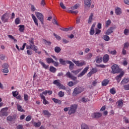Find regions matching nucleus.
I'll return each instance as SVG.
<instances>
[{
  "label": "nucleus",
  "mask_w": 129,
  "mask_h": 129,
  "mask_svg": "<svg viewBox=\"0 0 129 129\" xmlns=\"http://www.w3.org/2000/svg\"><path fill=\"white\" fill-rule=\"evenodd\" d=\"M31 119H32L31 116V115H28L26 118V121H27V122H29V121H31Z\"/></svg>",
  "instance_id": "nucleus-49"
},
{
  "label": "nucleus",
  "mask_w": 129,
  "mask_h": 129,
  "mask_svg": "<svg viewBox=\"0 0 129 129\" xmlns=\"http://www.w3.org/2000/svg\"><path fill=\"white\" fill-rule=\"evenodd\" d=\"M60 30L61 31H66V32H67L68 31H71L72 30V28H60Z\"/></svg>",
  "instance_id": "nucleus-36"
},
{
  "label": "nucleus",
  "mask_w": 129,
  "mask_h": 129,
  "mask_svg": "<svg viewBox=\"0 0 129 129\" xmlns=\"http://www.w3.org/2000/svg\"><path fill=\"white\" fill-rule=\"evenodd\" d=\"M109 59V56L108 54H105L103 56V58L102 59L103 62L104 63L107 62Z\"/></svg>",
  "instance_id": "nucleus-21"
},
{
  "label": "nucleus",
  "mask_w": 129,
  "mask_h": 129,
  "mask_svg": "<svg viewBox=\"0 0 129 129\" xmlns=\"http://www.w3.org/2000/svg\"><path fill=\"white\" fill-rule=\"evenodd\" d=\"M53 84H55L58 87L61 86V83H60V80H55L53 82Z\"/></svg>",
  "instance_id": "nucleus-22"
},
{
  "label": "nucleus",
  "mask_w": 129,
  "mask_h": 129,
  "mask_svg": "<svg viewBox=\"0 0 129 129\" xmlns=\"http://www.w3.org/2000/svg\"><path fill=\"white\" fill-rule=\"evenodd\" d=\"M128 82H129V80L128 79H123L121 83H120V84H126V83H128Z\"/></svg>",
  "instance_id": "nucleus-34"
},
{
  "label": "nucleus",
  "mask_w": 129,
  "mask_h": 129,
  "mask_svg": "<svg viewBox=\"0 0 129 129\" xmlns=\"http://www.w3.org/2000/svg\"><path fill=\"white\" fill-rule=\"evenodd\" d=\"M32 19L33 20L35 25L37 26H39L38 22V19L36 18V16L34 14L31 15Z\"/></svg>",
  "instance_id": "nucleus-16"
},
{
  "label": "nucleus",
  "mask_w": 129,
  "mask_h": 129,
  "mask_svg": "<svg viewBox=\"0 0 129 129\" xmlns=\"http://www.w3.org/2000/svg\"><path fill=\"white\" fill-rule=\"evenodd\" d=\"M8 36L9 38L13 40L14 42H17V41H18L16 39H15L13 36H12L11 35H8Z\"/></svg>",
  "instance_id": "nucleus-40"
},
{
  "label": "nucleus",
  "mask_w": 129,
  "mask_h": 129,
  "mask_svg": "<svg viewBox=\"0 0 129 129\" xmlns=\"http://www.w3.org/2000/svg\"><path fill=\"white\" fill-rule=\"evenodd\" d=\"M29 98V97L28 94H25L24 95V99L25 101H28Z\"/></svg>",
  "instance_id": "nucleus-43"
},
{
  "label": "nucleus",
  "mask_w": 129,
  "mask_h": 129,
  "mask_svg": "<svg viewBox=\"0 0 129 129\" xmlns=\"http://www.w3.org/2000/svg\"><path fill=\"white\" fill-rule=\"evenodd\" d=\"M8 107L3 108L1 109L0 111V116L4 117V116H7L8 115V113L7 111L8 110Z\"/></svg>",
  "instance_id": "nucleus-5"
},
{
  "label": "nucleus",
  "mask_w": 129,
  "mask_h": 129,
  "mask_svg": "<svg viewBox=\"0 0 129 129\" xmlns=\"http://www.w3.org/2000/svg\"><path fill=\"white\" fill-rule=\"evenodd\" d=\"M93 15L94 14L93 13H91L90 16H89L88 20V23L89 24H91L92 23Z\"/></svg>",
  "instance_id": "nucleus-23"
},
{
  "label": "nucleus",
  "mask_w": 129,
  "mask_h": 129,
  "mask_svg": "<svg viewBox=\"0 0 129 129\" xmlns=\"http://www.w3.org/2000/svg\"><path fill=\"white\" fill-rule=\"evenodd\" d=\"M17 109L18 111H20L21 112H25V110L23 109L22 106L19 104H17Z\"/></svg>",
  "instance_id": "nucleus-24"
},
{
  "label": "nucleus",
  "mask_w": 129,
  "mask_h": 129,
  "mask_svg": "<svg viewBox=\"0 0 129 129\" xmlns=\"http://www.w3.org/2000/svg\"><path fill=\"white\" fill-rule=\"evenodd\" d=\"M128 46H129V43L128 42L125 43L123 48H127L128 47Z\"/></svg>",
  "instance_id": "nucleus-64"
},
{
  "label": "nucleus",
  "mask_w": 129,
  "mask_h": 129,
  "mask_svg": "<svg viewBox=\"0 0 129 129\" xmlns=\"http://www.w3.org/2000/svg\"><path fill=\"white\" fill-rule=\"evenodd\" d=\"M54 51L57 53H59V52L61 51V47L59 46H56L54 48Z\"/></svg>",
  "instance_id": "nucleus-33"
},
{
  "label": "nucleus",
  "mask_w": 129,
  "mask_h": 129,
  "mask_svg": "<svg viewBox=\"0 0 129 129\" xmlns=\"http://www.w3.org/2000/svg\"><path fill=\"white\" fill-rule=\"evenodd\" d=\"M14 119V116H9L7 118V120L9 121H12Z\"/></svg>",
  "instance_id": "nucleus-38"
},
{
  "label": "nucleus",
  "mask_w": 129,
  "mask_h": 129,
  "mask_svg": "<svg viewBox=\"0 0 129 129\" xmlns=\"http://www.w3.org/2000/svg\"><path fill=\"white\" fill-rule=\"evenodd\" d=\"M53 93V91H50V90H45L43 91L42 93L40 94H42V95H47V94H48V95H51Z\"/></svg>",
  "instance_id": "nucleus-15"
},
{
  "label": "nucleus",
  "mask_w": 129,
  "mask_h": 129,
  "mask_svg": "<svg viewBox=\"0 0 129 129\" xmlns=\"http://www.w3.org/2000/svg\"><path fill=\"white\" fill-rule=\"evenodd\" d=\"M69 13L71 14H75L77 15L78 13V11H74L70 10V11H69Z\"/></svg>",
  "instance_id": "nucleus-58"
},
{
  "label": "nucleus",
  "mask_w": 129,
  "mask_h": 129,
  "mask_svg": "<svg viewBox=\"0 0 129 129\" xmlns=\"http://www.w3.org/2000/svg\"><path fill=\"white\" fill-rule=\"evenodd\" d=\"M9 14L7 13L4 14L1 17V20L4 23H6L9 22Z\"/></svg>",
  "instance_id": "nucleus-6"
},
{
  "label": "nucleus",
  "mask_w": 129,
  "mask_h": 129,
  "mask_svg": "<svg viewBox=\"0 0 129 129\" xmlns=\"http://www.w3.org/2000/svg\"><path fill=\"white\" fill-rule=\"evenodd\" d=\"M53 35L56 38V39H57L58 40H61V37H60V36H59L55 33L53 34Z\"/></svg>",
  "instance_id": "nucleus-52"
},
{
  "label": "nucleus",
  "mask_w": 129,
  "mask_h": 129,
  "mask_svg": "<svg viewBox=\"0 0 129 129\" xmlns=\"http://www.w3.org/2000/svg\"><path fill=\"white\" fill-rule=\"evenodd\" d=\"M18 27H19V31L20 32H22V33L24 32V31L25 30V25H19Z\"/></svg>",
  "instance_id": "nucleus-17"
},
{
  "label": "nucleus",
  "mask_w": 129,
  "mask_h": 129,
  "mask_svg": "<svg viewBox=\"0 0 129 129\" xmlns=\"http://www.w3.org/2000/svg\"><path fill=\"white\" fill-rule=\"evenodd\" d=\"M111 23V22L110 21V20H108V21H107L106 22H105V26L106 27H108L110 24Z\"/></svg>",
  "instance_id": "nucleus-47"
},
{
  "label": "nucleus",
  "mask_w": 129,
  "mask_h": 129,
  "mask_svg": "<svg viewBox=\"0 0 129 129\" xmlns=\"http://www.w3.org/2000/svg\"><path fill=\"white\" fill-rule=\"evenodd\" d=\"M124 74V73L123 71L121 72L120 73V74L115 77V79H116V80H117L118 83H119V82H120L122 76H123Z\"/></svg>",
  "instance_id": "nucleus-10"
},
{
  "label": "nucleus",
  "mask_w": 129,
  "mask_h": 129,
  "mask_svg": "<svg viewBox=\"0 0 129 129\" xmlns=\"http://www.w3.org/2000/svg\"><path fill=\"white\" fill-rule=\"evenodd\" d=\"M109 53L112 55H116L117 53V52L115 50H113V51H108Z\"/></svg>",
  "instance_id": "nucleus-55"
},
{
  "label": "nucleus",
  "mask_w": 129,
  "mask_h": 129,
  "mask_svg": "<svg viewBox=\"0 0 129 129\" xmlns=\"http://www.w3.org/2000/svg\"><path fill=\"white\" fill-rule=\"evenodd\" d=\"M123 88L124 90H129V84L124 85Z\"/></svg>",
  "instance_id": "nucleus-51"
},
{
  "label": "nucleus",
  "mask_w": 129,
  "mask_h": 129,
  "mask_svg": "<svg viewBox=\"0 0 129 129\" xmlns=\"http://www.w3.org/2000/svg\"><path fill=\"white\" fill-rule=\"evenodd\" d=\"M81 129H90V128L87 124L85 123H82L81 125Z\"/></svg>",
  "instance_id": "nucleus-25"
},
{
  "label": "nucleus",
  "mask_w": 129,
  "mask_h": 129,
  "mask_svg": "<svg viewBox=\"0 0 129 129\" xmlns=\"http://www.w3.org/2000/svg\"><path fill=\"white\" fill-rule=\"evenodd\" d=\"M92 54L91 53H89L87 54V55L86 58L87 59H90L92 57Z\"/></svg>",
  "instance_id": "nucleus-48"
},
{
  "label": "nucleus",
  "mask_w": 129,
  "mask_h": 129,
  "mask_svg": "<svg viewBox=\"0 0 129 129\" xmlns=\"http://www.w3.org/2000/svg\"><path fill=\"white\" fill-rule=\"evenodd\" d=\"M82 69H79L76 71H72V73H74L75 75H77L79 72H81Z\"/></svg>",
  "instance_id": "nucleus-35"
},
{
  "label": "nucleus",
  "mask_w": 129,
  "mask_h": 129,
  "mask_svg": "<svg viewBox=\"0 0 129 129\" xmlns=\"http://www.w3.org/2000/svg\"><path fill=\"white\" fill-rule=\"evenodd\" d=\"M46 60L48 63H53V62H54V60L51 57L46 58Z\"/></svg>",
  "instance_id": "nucleus-32"
},
{
  "label": "nucleus",
  "mask_w": 129,
  "mask_h": 129,
  "mask_svg": "<svg viewBox=\"0 0 129 129\" xmlns=\"http://www.w3.org/2000/svg\"><path fill=\"white\" fill-rule=\"evenodd\" d=\"M72 61H73V62H74L76 64V66H78V67H82V66H84V65L86 64V63H85V61H81V62H80L79 60L76 61V60H75V59H74V60H73Z\"/></svg>",
  "instance_id": "nucleus-8"
},
{
  "label": "nucleus",
  "mask_w": 129,
  "mask_h": 129,
  "mask_svg": "<svg viewBox=\"0 0 129 129\" xmlns=\"http://www.w3.org/2000/svg\"><path fill=\"white\" fill-rule=\"evenodd\" d=\"M118 107H122L123 105V102L122 101H118Z\"/></svg>",
  "instance_id": "nucleus-57"
},
{
  "label": "nucleus",
  "mask_w": 129,
  "mask_h": 129,
  "mask_svg": "<svg viewBox=\"0 0 129 129\" xmlns=\"http://www.w3.org/2000/svg\"><path fill=\"white\" fill-rule=\"evenodd\" d=\"M32 49L34 51L36 52H37V51H38V48L37 46H35V45H34L32 48Z\"/></svg>",
  "instance_id": "nucleus-54"
},
{
  "label": "nucleus",
  "mask_w": 129,
  "mask_h": 129,
  "mask_svg": "<svg viewBox=\"0 0 129 129\" xmlns=\"http://www.w3.org/2000/svg\"><path fill=\"white\" fill-rule=\"evenodd\" d=\"M49 71L52 73H55L57 71V69L53 66H50L49 68Z\"/></svg>",
  "instance_id": "nucleus-28"
},
{
  "label": "nucleus",
  "mask_w": 129,
  "mask_h": 129,
  "mask_svg": "<svg viewBox=\"0 0 129 129\" xmlns=\"http://www.w3.org/2000/svg\"><path fill=\"white\" fill-rule=\"evenodd\" d=\"M103 58L100 56H97L96 57L95 61L97 63H100L102 61Z\"/></svg>",
  "instance_id": "nucleus-18"
},
{
  "label": "nucleus",
  "mask_w": 129,
  "mask_h": 129,
  "mask_svg": "<svg viewBox=\"0 0 129 129\" xmlns=\"http://www.w3.org/2000/svg\"><path fill=\"white\" fill-rule=\"evenodd\" d=\"M39 63L41 64V66L45 69H48L49 68V66L46 65L44 62H42L41 61H39Z\"/></svg>",
  "instance_id": "nucleus-30"
},
{
  "label": "nucleus",
  "mask_w": 129,
  "mask_h": 129,
  "mask_svg": "<svg viewBox=\"0 0 129 129\" xmlns=\"http://www.w3.org/2000/svg\"><path fill=\"white\" fill-rule=\"evenodd\" d=\"M78 107V105L77 104L72 105L69 110V112H68L69 115H71L72 114L75 113V112H76V110H77Z\"/></svg>",
  "instance_id": "nucleus-1"
},
{
  "label": "nucleus",
  "mask_w": 129,
  "mask_h": 129,
  "mask_svg": "<svg viewBox=\"0 0 129 129\" xmlns=\"http://www.w3.org/2000/svg\"><path fill=\"white\" fill-rule=\"evenodd\" d=\"M102 38L106 41H109V40L110 39V38L108 36H107V35H104L102 37Z\"/></svg>",
  "instance_id": "nucleus-44"
},
{
  "label": "nucleus",
  "mask_w": 129,
  "mask_h": 129,
  "mask_svg": "<svg viewBox=\"0 0 129 129\" xmlns=\"http://www.w3.org/2000/svg\"><path fill=\"white\" fill-rule=\"evenodd\" d=\"M102 116V113L100 112H94L92 114L91 117L93 119H98Z\"/></svg>",
  "instance_id": "nucleus-7"
},
{
  "label": "nucleus",
  "mask_w": 129,
  "mask_h": 129,
  "mask_svg": "<svg viewBox=\"0 0 129 129\" xmlns=\"http://www.w3.org/2000/svg\"><path fill=\"white\" fill-rule=\"evenodd\" d=\"M101 31L97 28L95 29V35L99 34L101 33Z\"/></svg>",
  "instance_id": "nucleus-59"
},
{
  "label": "nucleus",
  "mask_w": 129,
  "mask_h": 129,
  "mask_svg": "<svg viewBox=\"0 0 129 129\" xmlns=\"http://www.w3.org/2000/svg\"><path fill=\"white\" fill-rule=\"evenodd\" d=\"M43 113L44 114V115L47 116L48 117L51 116V113L49 112V111L48 110H43Z\"/></svg>",
  "instance_id": "nucleus-31"
},
{
  "label": "nucleus",
  "mask_w": 129,
  "mask_h": 129,
  "mask_svg": "<svg viewBox=\"0 0 129 129\" xmlns=\"http://www.w3.org/2000/svg\"><path fill=\"white\" fill-rule=\"evenodd\" d=\"M115 28L113 27H110L106 31V32L105 33V34L106 35H110L111 33L113 32V30L115 29Z\"/></svg>",
  "instance_id": "nucleus-14"
},
{
  "label": "nucleus",
  "mask_w": 129,
  "mask_h": 129,
  "mask_svg": "<svg viewBox=\"0 0 129 129\" xmlns=\"http://www.w3.org/2000/svg\"><path fill=\"white\" fill-rule=\"evenodd\" d=\"M15 24L16 25H19L20 24V22H21V21H20V18H17L15 19Z\"/></svg>",
  "instance_id": "nucleus-45"
},
{
  "label": "nucleus",
  "mask_w": 129,
  "mask_h": 129,
  "mask_svg": "<svg viewBox=\"0 0 129 129\" xmlns=\"http://www.w3.org/2000/svg\"><path fill=\"white\" fill-rule=\"evenodd\" d=\"M66 63L69 64V69L71 70H73L74 69V63L71 60H66Z\"/></svg>",
  "instance_id": "nucleus-13"
},
{
  "label": "nucleus",
  "mask_w": 129,
  "mask_h": 129,
  "mask_svg": "<svg viewBox=\"0 0 129 129\" xmlns=\"http://www.w3.org/2000/svg\"><path fill=\"white\" fill-rule=\"evenodd\" d=\"M91 72L93 74H94V73H96V72H97V69L96 68H93L92 69Z\"/></svg>",
  "instance_id": "nucleus-61"
},
{
  "label": "nucleus",
  "mask_w": 129,
  "mask_h": 129,
  "mask_svg": "<svg viewBox=\"0 0 129 129\" xmlns=\"http://www.w3.org/2000/svg\"><path fill=\"white\" fill-rule=\"evenodd\" d=\"M40 5L41 6L44 7L46 5L45 0H42Z\"/></svg>",
  "instance_id": "nucleus-60"
},
{
  "label": "nucleus",
  "mask_w": 129,
  "mask_h": 129,
  "mask_svg": "<svg viewBox=\"0 0 129 129\" xmlns=\"http://www.w3.org/2000/svg\"><path fill=\"white\" fill-rule=\"evenodd\" d=\"M123 33L125 35H129V29H125V30L123 31Z\"/></svg>",
  "instance_id": "nucleus-50"
},
{
  "label": "nucleus",
  "mask_w": 129,
  "mask_h": 129,
  "mask_svg": "<svg viewBox=\"0 0 129 129\" xmlns=\"http://www.w3.org/2000/svg\"><path fill=\"white\" fill-rule=\"evenodd\" d=\"M83 91H84V88L83 87L80 86L77 87L74 90L73 95V96H76L77 94H80V93H81Z\"/></svg>",
  "instance_id": "nucleus-2"
},
{
  "label": "nucleus",
  "mask_w": 129,
  "mask_h": 129,
  "mask_svg": "<svg viewBox=\"0 0 129 129\" xmlns=\"http://www.w3.org/2000/svg\"><path fill=\"white\" fill-rule=\"evenodd\" d=\"M40 97L41 98V99L43 100V103L44 105H46L47 104H49V101H47L46 100V97L43 94H40Z\"/></svg>",
  "instance_id": "nucleus-11"
},
{
  "label": "nucleus",
  "mask_w": 129,
  "mask_h": 129,
  "mask_svg": "<svg viewBox=\"0 0 129 129\" xmlns=\"http://www.w3.org/2000/svg\"><path fill=\"white\" fill-rule=\"evenodd\" d=\"M95 33V30L94 29H90V34L91 35H93Z\"/></svg>",
  "instance_id": "nucleus-62"
},
{
  "label": "nucleus",
  "mask_w": 129,
  "mask_h": 129,
  "mask_svg": "<svg viewBox=\"0 0 129 129\" xmlns=\"http://www.w3.org/2000/svg\"><path fill=\"white\" fill-rule=\"evenodd\" d=\"M17 129H23V125L22 124H19L17 126Z\"/></svg>",
  "instance_id": "nucleus-63"
},
{
  "label": "nucleus",
  "mask_w": 129,
  "mask_h": 129,
  "mask_svg": "<svg viewBox=\"0 0 129 129\" xmlns=\"http://www.w3.org/2000/svg\"><path fill=\"white\" fill-rule=\"evenodd\" d=\"M110 93L111 94H115L116 93V90L115 88H112L110 89Z\"/></svg>",
  "instance_id": "nucleus-39"
},
{
  "label": "nucleus",
  "mask_w": 129,
  "mask_h": 129,
  "mask_svg": "<svg viewBox=\"0 0 129 129\" xmlns=\"http://www.w3.org/2000/svg\"><path fill=\"white\" fill-rule=\"evenodd\" d=\"M79 7V5L76 4L74 6L71 7V9L72 10H76V9H78Z\"/></svg>",
  "instance_id": "nucleus-46"
},
{
  "label": "nucleus",
  "mask_w": 129,
  "mask_h": 129,
  "mask_svg": "<svg viewBox=\"0 0 129 129\" xmlns=\"http://www.w3.org/2000/svg\"><path fill=\"white\" fill-rule=\"evenodd\" d=\"M59 63L62 65L65 66L66 65V61L64 60L63 58L59 59Z\"/></svg>",
  "instance_id": "nucleus-37"
},
{
  "label": "nucleus",
  "mask_w": 129,
  "mask_h": 129,
  "mask_svg": "<svg viewBox=\"0 0 129 129\" xmlns=\"http://www.w3.org/2000/svg\"><path fill=\"white\" fill-rule=\"evenodd\" d=\"M115 12L117 15H120L122 13V10L120 8L117 7L115 9Z\"/></svg>",
  "instance_id": "nucleus-20"
},
{
  "label": "nucleus",
  "mask_w": 129,
  "mask_h": 129,
  "mask_svg": "<svg viewBox=\"0 0 129 129\" xmlns=\"http://www.w3.org/2000/svg\"><path fill=\"white\" fill-rule=\"evenodd\" d=\"M29 44L30 46L33 47L34 46H35L33 39H32L31 40H29Z\"/></svg>",
  "instance_id": "nucleus-42"
},
{
  "label": "nucleus",
  "mask_w": 129,
  "mask_h": 129,
  "mask_svg": "<svg viewBox=\"0 0 129 129\" xmlns=\"http://www.w3.org/2000/svg\"><path fill=\"white\" fill-rule=\"evenodd\" d=\"M112 69V72L111 73L112 74H118L120 73L121 70L119 68V67L117 64H114L111 67Z\"/></svg>",
  "instance_id": "nucleus-3"
},
{
  "label": "nucleus",
  "mask_w": 129,
  "mask_h": 129,
  "mask_svg": "<svg viewBox=\"0 0 129 129\" xmlns=\"http://www.w3.org/2000/svg\"><path fill=\"white\" fill-rule=\"evenodd\" d=\"M89 69V67L88 66L87 67H86L81 73H80L78 75V77H82V76H83L84 75H85V74L86 73H87L88 70Z\"/></svg>",
  "instance_id": "nucleus-9"
},
{
  "label": "nucleus",
  "mask_w": 129,
  "mask_h": 129,
  "mask_svg": "<svg viewBox=\"0 0 129 129\" xmlns=\"http://www.w3.org/2000/svg\"><path fill=\"white\" fill-rule=\"evenodd\" d=\"M66 76L67 77H69V78H70L72 80H76L77 79V78L71 74V73L70 72H68L66 73Z\"/></svg>",
  "instance_id": "nucleus-12"
},
{
  "label": "nucleus",
  "mask_w": 129,
  "mask_h": 129,
  "mask_svg": "<svg viewBox=\"0 0 129 129\" xmlns=\"http://www.w3.org/2000/svg\"><path fill=\"white\" fill-rule=\"evenodd\" d=\"M109 81L107 79L104 80L102 82V86H106L108 84Z\"/></svg>",
  "instance_id": "nucleus-27"
},
{
  "label": "nucleus",
  "mask_w": 129,
  "mask_h": 129,
  "mask_svg": "<svg viewBox=\"0 0 129 129\" xmlns=\"http://www.w3.org/2000/svg\"><path fill=\"white\" fill-rule=\"evenodd\" d=\"M44 42V44L46 45H51V44H52V43L49 41H47V40L46 39H43V40Z\"/></svg>",
  "instance_id": "nucleus-41"
},
{
  "label": "nucleus",
  "mask_w": 129,
  "mask_h": 129,
  "mask_svg": "<svg viewBox=\"0 0 129 129\" xmlns=\"http://www.w3.org/2000/svg\"><path fill=\"white\" fill-rule=\"evenodd\" d=\"M92 3L91 0H85L84 4L87 7L90 8Z\"/></svg>",
  "instance_id": "nucleus-19"
},
{
  "label": "nucleus",
  "mask_w": 129,
  "mask_h": 129,
  "mask_svg": "<svg viewBox=\"0 0 129 129\" xmlns=\"http://www.w3.org/2000/svg\"><path fill=\"white\" fill-rule=\"evenodd\" d=\"M35 15L37 18L41 22L42 25H44V16L42 14L39 12H36Z\"/></svg>",
  "instance_id": "nucleus-4"
},
{
  "label": "nucleus",
  "mask_w": 129,
  "mask_h": 129,
  "mask_svg": "<svg viewBox=\"0 0 129 129\" xmlns=\"http://www.w3.org/2000/svg\"><path fill=\"white\" fill-rule=\"evenodd\" d=\"M33 125L35 127H39L41 125V122L40 121H38V122H33Z\"/></svg>",
  "instance_id": "nucleus-29"
},
{
  "label": "nucleus",
  "mask_w": 129,
  "mask_h": 129,
  "mask_svg": "<svg viewBox=\"0 0 129 129\" xmlns=\"http://www.w3.org/2000/svg\"><path fill=\"white\" fill-rule=\"evenodd\" d=\"M64 92H62V91H59L58 93V96L59 97H63V96H64Z\"/></svg>",
  "instance_id": "nucleus-53"
},
{
  "label": "nucleus",
  "mask_w": 129,
  "mask_h": 129,
  "mask_svg": "<svg viewBox=\"0 0 129 129\" xmlns=\"http://www.w3.org/2000/svg\"><path fill=\"white\" fill-rule=\"evenodd\" d=\"M52 100L55 103H58V105H61L62 103V101H61L60 100L56 99L55 98H53L52 99Z\"/></svg>",
  "instance_id": "nucleus-26"
},
{
  "label": "nucleus",
  "mask_w": 129,
  "mask_h": 129,
  "mask_svg": "<svg viewBox=\"0 0 129 129\" xmlns=\"http://www.w3.org/2000/svg\"><path fill=\"white\" fill-rule=\"evenodd\" d=\"M123 119H124V122H125L126 124L129 123V120H128V119L126 117L124 116V117H123Z\"/></svg>",
  "instance_id": "nucleus-56"
}]
</instances>
